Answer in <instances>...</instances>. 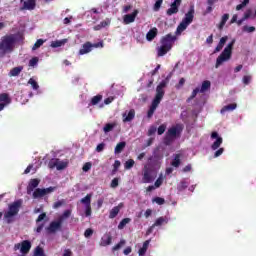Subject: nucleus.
<instances>
[{"label":"nucleus","mask_w":256,"mask_h":256,"mask_svg":"<svg viewBox=\"0 0 256 256\" xmlns=\"http://www.w3.org/2000/svg\"><path fill=\"white\" fill-rule=\"evenodd\" d=\"M211 139H216L215 142L211 145L212 151H217L221 145H223V138L219 136V133L212 132L211 133Z\"/></svg>","instance_id":"obj_14"},{"label":"nucleus","mask_w":256,"mask_h":256,"mask_svg":"<svg viewBox=\"0 0 256 256\" xmlns=\"http://www.w3.org/2000/svg\"><path fill=\"white\" fill-rule=\"evenodd\" d=\"M251 79H252L251 75H245L242 78V83L244 85H249V83H251Z\"/></svg>","instance_id":"obj_50"},{"label":"nucleus","mask_w":256,"mask_h":256,"mask_svg":"<svg viewBox=\"0 0 256 256\" xmlns=\"http://www.w3.org/2000/svg\"><path fill=\"white\" fill-rule=\"evenodd\" d=\"M125 147H127V142L125 141L119 142L114 149L115 155H119L120 153H123V150L125 149Z\"/></svg>","instance_id":"obj_25"},{"label":"nucleus","mask_w":256,"mask_h":256,"mask_svg":"<svg viewBox=\"0 0 256 256\" xmlns=\"http://www.w3.org/2000/svg\"><path fill=\"white\" fill-rule=\"evenodd\" d=\"M252 11L251 9H248L243 16V21H247V19H249V17H251Z\"/></svg>","instance_id":"obj_61"},{"label":"nucleus","mask_w":256,"mask_h":256,"mask_svg":"<svg viewBox=\"0 0 256 256\" xmlns=\"http://www.w3.org/2000/svg\"><path fill=\"white\" fill-rule=\"evenodd\" d=\"M91 197H93V194H87L84 198L80 200V203L85 205V207L91 206Z\"/></svg>","instance_id":"obj_29"},{"label":"nucleus","mask_w":256,"mask_h":256,"mask_svg":"<svg viewBox=\"0 0 256 256\" xmlns=\"http://www.w3.org/2000/svg\"><path fill=\"white\" fill-rule=\"evenodd\" d=\"M155 133H157V127L151 126L148 130L149 137H151V135H155Z\"/></svg>","instance_id":"obj_58"},{"label":"nucleus","mask_w":256,"mask_h":256,"mask_svg":"<svg viewBox=\"0 0 256 256\" xmlns=\"http://www.w3.org/2000/svg\"><path fill=\"white\" fill-rule=\"evenodd\" d=\"M244 31H247V33H253L255 32V26H244Z\"/></svg>","instance_id":"obj_62"},{"label":"nucleus","mask_w":256,"mask_h":256,"mask_svg":"<svg viewBox=\"0 0 256 256\" xmlns=\"http://www.w3.org/2000/svg\"><path fill=\"white\" fill-rule=\"evenodd\" d=\"M209 89H211V81H203L202 86L200 88V93H205V91H209Z\"/></svg>","instance_id":"obj_31"},{"label":"nucleus","mask_w":256,"mask_h":256,"mask_svg":"<svg viewBox=\"0 0 256 256\" xmlns=\"http://www.w3.org/2000/svg\"><path fill=\"white\" fill-rule=\"evenodd\" d=\"M113 173H116L117 169H119V167H121V161L119 160H115L114 164H113Z\"/></svg>","instance_id":"obj_56"},{"label":"nucleus","mask_w":256,"mask_h":256,"mask_svg":"<svg viewBox=\"0 0 256 256\" xmlns=\"http://www.w3.org/2000/svg\"><path fill=\"white\" fill-rule=\"evenodd\" d=\"M127 243V241H125V239L120 240V242L118 244H116L113 248L112 251H119V249H121V247L125 246V244Z\"/></svg>","instance_id":"obj_40"},{"label":"nucleus","mask_w":256,"mask_h":256,"mask_svg":"<svg viewBox=\"0 0 256 256\" xmlns=\"http://www.w3.org/2000/svg\"><path fill=\"white\" fill-rule=\"evenodd\" d=\"M169 83L168 79L162 80L159 85L156 87V95L152 101V104L147 112L148 119H151L153 117L155 111L157 110V107H159V104L163 100V97H165V87H167V84Z\"/></svg>","instance_id":"obj_1"},{"label":"nucleus","mask_w":256,"mask_h":256,"mask_svg":"<svg viewBox=\"0 0 256 256\" xmlns=\"http://www.w3.org/2000/svg\"><path fill=\"white\" fill-rule=\"evenodd\" d=\"M113 129H115V124H111V123H107L105 126H104V133H109L111 131H113Z\"/></svg>","instance_id":"obj_44"},{"label":"nucleus","mask_w":256,"mask_h":256,"mask_svg":"<svg viewBox=\"0 0 256 256\" xmlns=\"http://www.w3.org/2000/svg\"><path fill=\"white\" fill-rule=\"evenodd\" d=\"M157 33H158L157 28L154 27V28L150 29L146 34L147 41H153V39H155V37H157Z\"/></svg>","instance_id":"obj_26"},{"label":"nucleus","mask_w":256,"mask_h":256,"mask_svg":"<svg viewBox=\"0 0 256 256\" xmlns=\"http://www.w3.org/2000/svg\"><path fill=\"white\" fill-rule=\"evenodd\" d=\"M67 43V40H57L52 42L51 47L57 48V47H62V45H65Z\"/></svg>","instance_id":"obj_41"},{"label":"nucleus","mask_w":256,"mask_h":256,"mask_svg":"<svg viewBox=\"0 0 256 256\" xmlns=\"http://www.w3.org/2000/svg\"><path fill=\"white\" fill-rule=\"evenodd\" d=\"M132 119H135V109H131L128 112V115H127V113L123 114V122L124 123H129Z\"/></svg>","instance_id":"obj_22"},{"label":"nucleus","mask_w":256,"mask_h":256,"mask_svg":"<svg viewBox=\"0 0 256 256\" xmlns=\"http://www.w3.org/2000/svg\"><path fill=\"white\" fill-rule=\"evenodd\" d=\"M149 243H151L150 240H146L144 243H143V247H141L138 251L139 255L140 256H143L147 253V249H149Z\"/></svg>","instance_id":"obj_28"},{"label":"nucleus","mask_w":256,"mask_h":256,"mask_svg":"<svg viewBox=\"0 0 256 256\" xmlns=\"http://www.w3.org/2000/svg\"><path fill=\"white\" fill-rule=\"evenodd\" d=\"M138 14H139L138 10H134L131 14H126L124 16V24L129 25L130 23L135 22V18L137 17Z\"/></svg>","instance_id":"obj_18"},{"label":"nucleus","mask_w":256,"mask_h":256,"mask_svg":"<svg viewBox=\"0 0 256 256\" xmlns=\"http://www.w3.org/2000/svg\"><path fill=\"white\" fill-rule=\"evenodd\" d=\"M247 5H249V0H244L241 4L236 6V11H241V9H243V7H247Z\"/></svg>","instance_id":"obj_48"},{"label":"nucleus","mask_w":256,"mask_h":256,"mask_svg":"<svg viewBox=\"0 0 256 256\" xmlns=\"http://www.w3.org/2000/svg\"><path fill=\"white\" fill-rule=\"evenodd\" d=\"M189 187V183L187 181L182 180L179 185L177 186L178 191H185Z\"/></svg>","instance_id":"obj_38"},{"label":"nucleus","mask_w":256,"mask_h":256,"mask_svg":"<svg viewBox=\"0 0 256 256\" xmlns=\"http://www.w3.org/2000/svg\"><path fill=\"white\" fill-rule=\"evenodd\" d=\"M153 203H157V205H165V199L161 197L153 198Z\"/></svg>","instance_id":"obj_47"},{"label":"nucleus","mask_w":256,"mask_h":256,"mask_svg":"<svg viewBox=\"0 0 256 256\" xmlns=\"http://www.w3.org/2000/svg\"><path fill=\"white\" fill-rule=\"evenodd\" d=\"M39 183H41V180L34 178L31 179L28 183L27 186V193L28 195H31V193H33V191H35V189H37V187H39Z\"/></svg>","instance_id":"obj_17"},{"label":"nucleus","mask_w":256,"mask_h":256,"mask_svg":"<svg viewBox=\"0 0 256 256\" xmlns=\"http://www.w3.org/2000/svg\"><path fill=\"white\" fill-rule=\"evenodd\" d=\"M71 217V210H65L62 215L58 217V219L63 223L65 219H69Z\"/></svg>","instance_id":"obj_36"},{"label":"nucleus","mask_w":256,"mask_h":256,"mask_svg":"<svg viewBox=\"0 0 256 256\" xmlns=\"http://www.w3.org/2000/svg\"><path fill=\"white\" fill-rule=\"evenodd\" d=\"M121 209H123V202L119 203L117 206L110 210L109 219H115V217L119 215V211H121Z\"/></svg>","instance_id":"obj_20"},{"label":"nucleus","mask_w":256,"mask_h":256,"mask_svg":"<svg viewBox=\"0 0 256 256\" xmlns=\"http://www.w3.org/2000/svg\"><path fill=\"white\" fill-rule=\"evenodd\" d=\"M163 223H169L167 217H159L153 224V227H161Z\"/></svg>","instance_id":"obj_34"},{"label":"nucleus","mask_w":256,"mask_h":256,"mask_svg":"<svg viewBox=\"0 0 256 256\" xmlns=\"http://www.w3.org/2000/svg\"><path fill=\"white\" fill-rule=\"evenodd\" d=\"M23 7L20 8V11H33V9H35V7H37V1L36 0H21V3H23Z\"/></svg>","instance_id":"obj_16"},{"label":"nucleus","mask_w":256,"mask_h":256,"mask_svg":"<svg viewBox=\"0 0 256 256\" xmlns=\"http://www.w3.org/2000/svg\"><path fill=\"white\" fill-rule=\"evenodd\" d=\"M23 205V200H16L12 204L8 206V211L4 214L5 219H11V217H15V215L19 214V209Z\"/></svg>","instance_id":"obj_7"},{"label":"nucleus","mask_w":256,"mask_h":256,"mask_svg":"<svg viewBox=\"0 0 256 256\" xmlns=\"http://www.w3.org/2000/svg\"><path fill=\"white\" fill-rule=\"evenodd\" d=\"M182 0H174L171 3L170 8L166 11V15L171 17V15H177L179 13V7H181Z\"/></svg>","instance_id":"obj_13"},{"label":"nucleus","mask_w":256,"mask_h":256,"mask_svg":"<svg viewBox=\"0 0 256 256\" xmlns=\"http://www.w3.org/2000/svg\"><path fill=\"white\" fill-rule=\"evenodd\" d=\"M57 189L56 187L50 186L48 188H37L34 190L32 197L33 199H41V197H45V195H49V193H53Z\"/></svg>","instance_id":"obj_9"},{"label":"nucleus","mask_w":256,"mask_h":256,"mask_svg":"<svg viewBox=\"0 0 256 256\" xmlns=\"http://www.w3.org/2000/svg\"><path fill=\"white\" fill-rule=\"evenodd\" d=\"M112 241H113V236H111L110 234H106L102 238L100 245L102 247H107L108 245H111Z\"/></svg>","instance_id":"obj_21"},{"label":"nucleus","mask_w":256,"mask_h":256,"mask_svg":"<svg viewBox=\"0 0 256 256\" xmlns=\"http://www.w3.org/2000/svg\"><path fill=\"white\" fill-rule=\"evenodd\" d=\"M235 45V39H233L222 51V53L217 57L215 67L219 69L223 63L231 59L233 55V46Z\"/></svg>","instance_id":"obj_4"},{"label":"nucleus","mask_w":256,"mask_h":256,"mask_svg":"<svg viewBox=\"0 0 256 256\" xmlns=\"http://www.w3.org/2000/svg\"><path fill=\"white\" fill-rule=\"evenodd\" d=\"M91 51H93V44L91 42H85L79 50V55H87Z\"/></svg>","instance_id":"obj_19"},{"label":"nucleus","mask_w":256,"mask_h":256,"mask_svg":"<svg viewBox=\"0 0 256 256\" xmlns=\"http://www.w3.org/2000/svg\"><path fill=\"white\" fill-rule=\"evenodd\" d=\"M175 41H177V36L172 34H167L162 37L160 40L161 45L157 48V57H165L171 49H173V45H175Z\"/></svg>","instance_id":"obj_3"},{"label":"nucleus","mask_w":256,"mask_h":256,"mask_svg":"<svg viewBox=\"0 0 256 256\" xmlns=\"http://www.w3.org/2000/svg\"><path fill=\"white\" fill-rule=\"evenodd\" d=\"M34 255L35 256H45V251L43 250V248H41V246H37L35 248Z\"/></svg>","instance_id":"obj_42"},{"label":"nucleus","mask_w":256,"mask_h":256,"mask_svg":"<svg viewBox=\"0 0 256 256\" xmlns=\"http://www.w3.org/2000/svg\"><path fill=\"white\" fill-rule=\"evenodd\" d=\"M17 44V36L15 34H7L0 39V57H5L9 53L15 51Z\"/></svg>","instance_id":"obj_2"},{"label":"nucleus","mask_w":256,"mask_h":256,"mask_svg":"<svg viewBox=\"0 0 256 256\" xmlns=\"http://www.w3.org/2000/svg\"><path fill=\"white\" fill-rule=\"evenodd\" d=\"M44 43L45 41L43 39H38L32 47V51L39 49V47H41V45H43Z\"/></svg>","instance_id":"obj_46"},{"label":"nucleus","mask_w":256,"mask_h":256,"mask_svg":"<svg viewBox=\"0 0 256 256\" xmlns=\"http://www.w3.org/2000/svg\"><path fill=\"white\" fill-rule=\"evenodd\" d=\"M92 235H93V229L88 228L85 230L84 237H86V239H89V237H91Z\"/></svg>","instance_id":"obj_54"},{"label":"nucleus","mask_w":256,"mask_h":256,"mask_svg":"<svg viewBox=\"0 0 256 256\" xmlns=\"http://www.w3.org/2000/svg\"><path fill=\"white\" fill-rule=\"evenodd\" d=\"M166 129H167V125L161 124V125L158 127V129H157L158 135H163V133H165Z\"/></svg>","instance_id":"obj_49"},{"label":"nucleus","mask_w":256,"mask_h":256,"mask_svg":"<svg viewBox=\"0 0 256 256\" xmlns=\"http://www.w3.org/2000/svg\"><path fill=\"white\" fill-rule=\"evenodd\" d=\"M134 165H135V160L129 159L128 161L125 162L124 168L126 170L133 169Z\"/></svg>","instance_id":"obj_39"},{"label":"nucleus","mask_w":256,"mask_h":256,"mask_svg":"<svg viewBox=\"0 0 256 256\" xmlns=\"http://www.w3.org/2000/svg\"><path fill=\"white\" fill-rule=\"evenodd\" d=\"M104 149H105V143H103V142L98 144L96 147L97 153H101V151H103Z\"/></svg>","instance_id":"obj_60"},{"label":"nucleus","mask_w":256,"mask_h":256,"mask_svg":"<svg viewBox=\"0 0 256 256\" xmlns=\"http://www.w3.org/2000/svg\"><path fill=\"white\" fill-rule=\"evenodd\" d=\"M28 83H29V85L32 86V89H34L35 91H37V89H39V84L37 83V81H35V79L30 78Z\"/></svg>","instance_id":"obj_45"},{"label":"nucleus","mask_w":256,"mask_h":256,"mask_svg":"<svg viewBox=\"0 0 256 256\" xmlns=\"http://www.w3.org/2000/svg\"><path fill=\"white\" fill-rule=\"evenodd\" d=\"M227 36H224L220 39L218 45L216 46L214 53H219V51L223 50V47H225V43H227Z\"/></svg>","instance_id":"obj_23"},{"label":"nucleus","mask_w":256,"mask_h":256,"mask_svg":"<svg viewBox=\"0 0 256 256\" xmlns=\"http://www.w3.org/2000/svg\"><path fill=\"white\" fill-rule=\"evenodd\" d=\"M193 19H195V8L192 6L178 25L176 33H183L193 23Z\"/></svg>","instance_id":"obj_6"},{"label":"nucleus","mask_w":256,"mask_h":256,"mask_svg":"<svg viewBox=\"0 0 256 256\" xmlns=\"http://www.w3.org/2000/svg\"><path fill=\"white\" fill-rule=\"evenodd\" d=\"M225 153V148H219L215 153H214V158L217 159V157H221V154Z\"/></svg>","instance_id":"obj_55"},{"label":"nucleus","mask_w":256,"mask_h":256,"mask_svg":"<svg viewBox=\"0 0 256 256\" xmlns=\"http://www.w3.org/2000/svg\"><path fill=\"white\" fill-rule=\"evenodd\" d=\"M23 71V66L14 67L9 72V77H19Z\"/></svg>","instance_id":"obj_24"},{"label":"nucleus","mask_w":256,"mask_h":256,"mask_svg":"<svg viewBox=\"0 0 256 256\" xmlns=\"http://www.w3.org/2000/svg\"><path fill=\"white\" fill-rule=\"evenodd\" d=\"M131 221V218H124L120 221L118 224V229H125L127 225H129V222Z\"/></svg>","instance_id":"obj_37"},{"label":"nucleus","mask_w":256,"mask_h":256,"mask_svg":"<svg viewBox=\"0 0 256 256\" xmlns=\"http://www.w3.org/2000/svg\"><path fill=\"white\" fill-rule=\"evenodd\" d=\"M161 5H163V0H157L154 4V11H159L161 9Z\"/></svg>","instance_id":"obj_53"},{"label":"nucleus","mask_w":256,"mask_h":256,"mask_svg":"<svg viewBox=\"0 0 256 256\" xmlns=\"http://www.w3.org/2000/svg\"><path fill=\"white\" fill-rule=\"evenodd\" d=\"M172 167L178 168L181 165V154H175L173 161L171 162Z\"/></svg>","instance_id":"obj_32"},{"label":"nucleus","mask_w":256,"mask_h":256,"mask_svg":"<svg viewBox=\"0 0 256 256\" xmlns=\"http://www.w3.org/2000/svg\"><path fill=\"white\" fill-rule=\"evenodd\" d=\"M11 96L8 93L0 94V111H3L7 105H11Z\"/></svg>","instance_id":"obj_15"},{"label":"nucleus","mask_w":256,"mask_h":256,"mask_svg":"<svg viewBox=\"0 0 256 256\" xmlns=\"http://www.w3.org/2000/svg\"><path fill=\"white\" fill-rule=\"evenodd\" d=\"M37 63H39V58L38 57H33L29 61V67H35V66H37Z\"/></svg>","instance_id":"obj_51"},{"label":"nucleus","mask_w":256,"mask_h":256,"mask_svg":"<svg viewBox=\"0 0 256 256\" xmlns=\"http://www.w3.org/2000/svg\"><path fill=\"white\" fill-rule=\"evenodd\" d=\"M101 101H103V95L98 94V95L92 97V99L90 101V105H99V103H101Z\"/></svg>","instance_id":"obj_30"},{"label":"nucleus","mask_w":256,"mask_h":256,"mask_svg":"<svg viewBox=\"0 0 256 256\" xmlns=\"http://www.w3.org/2000/svg\"><path fill=\"white\" fill-rule=\"evenodd\" d=\"M91 163L90 162H87V163H85L84 165H83V167H82V170L85 172V173H87V171H90L91 170Z\"/></svg>","instance_id":"obj_57"},{"label":"nucleus","mask_w":256,"mask_h":256,"mask_svg":"<svg viewBox=\"0 0 256 256\" xmlns=\"http://www.w3.org/2000/svg\"><path fill=\"white\" fill-rule=\"evenodd\" d=\"M181 131H183V125L181 124H176V126L169 128L163 140L164 145H171L181 135Z\"/></svg>","instance_id":"obj_5"},{"label":"nucleus","mask_w":256,"mask_h":256,"mask_svg":"<svg viewBox=\"0 0 256 256\" xmlns=\"http://www.w3.org/2000/svg\"><path fill=\"white\" fill-rule=\"evenodd\" d=\"M229 21V14H224L221 18V21L218 25V29L221 31L223 30V27H225V24Z\"/></svg>","instance_id":"obj_33"},{"label":"nucleus","mask_w":256,"mask_h":256,"mask_svg":"<svg viewBox=\"0 0 256 256\" xmlns=\"http://www.w3.org/2000/svg\"><path fill=\"white\" fill-rule=\"evenodd\" d=\"M85 207H86V210H85L86 217H91V213H92L91 205L90 206H85Z\"/></svg>","instance_id":"obj_63"},{"label":"nucleus","mask_w":256,"mask_h":256,"mask_svg":"<svg viewBox=\"0 0 256 256\" xmlns=\"http://www.w3.org/2000/svg\"><path fill=\"white\" fill-rule=\"evenodd\" d=\"M109 26L108 21H102L100 24L93 27L94 31H101V29H105V27Z\"/></svg>","instance_id":"obj_35"},{"label":"nucleus","mask_w":256,"mask_h":256,"mask_svg":"<svg viewBox=\"0 0 256 256\" xmlns=\"http://www.w3.org/2000/svg\"><path fill=\"white\" fill-rule=\"evenodd\" d=\"M63 227V222L58 218L56 221H52L49 226L46 228V231L48 233H57V231H61V228Z\"/></svg>","instance_id":"obj_12"},{"label":"nucleus","mask_w":256,"mask_h":256,"mask_svg":"<svg viewBox=\"0 0 256 256\" xmlns=\"http://www.w3.org/2000/svg\"><path fill=\"white\" fill-rule=\"evenodd\" d=\"M157 179V174L149 168H144L142 174V183H153Z\"/></svg>","instance_id":"obj_11"},{"label":"nucleus","mask_w":256,"mask_h":256,"mask_svg":"<svg viewBox=\"0 0 256 256\" xmlns=\"http://www.w3.org/2000/svg\"><path fill=\"white\" fill-rule=\"evenodd\" d=\"M22 255H27L29 251H31V241L23 240L21 243H17L14 245V251H19Z\"/></svg>","instance_id":"obj_10"},{"label":"nucleus","mask_w":256,"mask_h":256,"mask_svg":"<svg viewBox=\"0 0 256 256\" xmlns=\"http://www.w3.org/2000/svg\"><path fill=\"white\" fill-rule=\"evenodd\" d=\"M62 256H73L71 249H65Z\"/></svg>","instance_id":"obj_64"},{"label":"nucleus","mask_w":256,"mask_h":256,"mask_svg":"<svg viewBox=\"0 0 256 256\" xmlns=\"http://www.w3.org/2000/svg\"><path fill=\"white\" fill-rule=\"evenodd\" d=\"M197 93H201L200 88H195L192 92V94L190 95V97L187 99V101H193V99H195V97H197Z\"/></svg>","instance_id":"obj_43"},{"label":"nucleus","mask_w":256,"mask_h":256,"mask_svg":"<svg viewBox=\"0 0 256 256\" xmlns=\"http://www.w3.org/2000/svg\"><path fill=\"white\" fill-rule=\"evenodd\" d=\"M110 187H111L112 189H117V187H119V178H114V179L111 181Z\"/></svg>","instance_id":"obj_52"},{"label":"nucleus","mask_w":256,"mask_h":256,"mask_svg":"<svg viewBox=\"0 0 256 256\" xmlns=\"http://www.w3.org/2000/svg\"><path fill=\"white\" fill-rule=\"evenodd\" d=\"M235 109H237L236 103L228 104L221 109L220 113L223 114V113H227V111H235Z\"/></svg>","instance_id":"obj_27"},{"label":"nucleus","mask_w":256,"mask_h":256,"mask_svg":"<svg viewBox=\"0 0 256 256\" xmlns=\"http://www.w3.org/2000/svg\"><path fill=\"white\" fill-rule=\"evenodd\" d=\"M161 185H163V178L159 177V178L155 181L154 187L159 188V187H161Z\"/></svg>","instance_id":"obj_59"},{"label":"nucleus","mask_w":256,"mask_h":256,"mask_svg":"<svg viewBox=\"0 0 256 256\" xmlns=\"http://www.w3.org/2000/svg\"><path fill=\"white\" fill-rule=\"evenodd\" d=\"M69 162L61 161L59 158L52 159L48 163L49 169H57V171H63V169H67Z\"/></svg>","instance_id":"obj_8"}]
</instances>
